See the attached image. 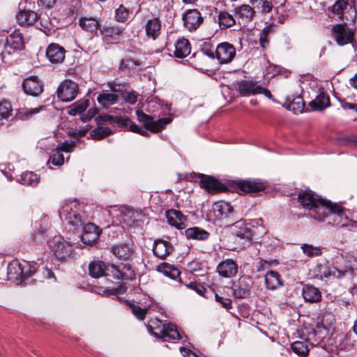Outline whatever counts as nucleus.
<instances>
[{
    "label": "nucleus",
    "mask_w": 357,
    "mask_h": 357,
    "mask_svg": "<svg viewBox=\"0 0 357 357\" xmlns=\"http://www.w3.org/2000/svg\"><path fill=\"white\" fill-rule=\"evenodd\" d=\"M7 277L9 280L20 282L24 285L38 284L47 279L56 281L52 269L47 267L40 268L37 264H31L28 261L20 263L18 260H13L8 264Z\"/></svg>",
    "instance_id": "obj_1"
},
{
    "label": "nucleus",
    "mask_w": 357,
    "mask_h": 357,
    "mask_svg": "<svg viewBox=\"0 0 357 357\" xmlns=\"http://www.w3.org/2000/svg\"><path fill=\"white\" fill-rule=\"evenodd\" d=\"M357 270V261L353 256L337 258L331 266H326L322 274L325 278L333 276L337 279L346 277L353 278Z\"/></svg>",
    "instance_id": "obj_2"
},
{
    "label": "nucleus",
    "mask_w": 357,
    "mask_h": 357,
    "mask_svg": "<svg viewBox=\"0 0 357 357\" xmlns=\"http://www.w3.org/2000/svg\"><path fill=\"white\" fill-rule=\"evenodd\" d=\"M104 277L109 281H132L136 278V273L130 264L120 263L119 265H115L107 263L105 269Z\"/></svg>",
    "instance_id": "obj_3"
},
{
    "label": "nucleus",
    "mask_w": 357,
    "mask_h": 357,
    "mask_svg": "<svg viewBox=\"0 0 357 357\" xmlns=\"http://www.w3.org/2000/svg\"><path fill=\"white\" fill-rule=\"evenodd\" d=\"M195 176L199 178V185L208 192H231L232 180L220 182L215 177L201 173H194Z\"/></svg>",
    "instance_id": "obj_4"
},
{
    "label": "nucleus",
    "mask_w": 357,
    "mask_h": 357,
    "mask_svg": "<svg viewBox=\"0 0 357 357\" xmlns=\"http://www.w3.org/2000/svg\"><path fill=\"white\" fill-rule=\"evenodd\" d=\"M135 114L137 121L143 123L146 130L153 133L161 132L165 128L167 125L170 123L173 120L171 116H169L163 117L155 121L152 116L146 114L139 109L135 111Z\"/></svg>",
    "instance_id": "obj_5"
},
{
    "label": "nucleus",
    "mask_w": 357,
    "mask_h": 357,
    "mask_svg": "<svg viewBox=\"0 0 357 357\" xmlns=\"http://www.w3.org/2000/svg\"><path fill=\"white\" fill-rule=\"evenodd\" d=\"M231 184V192L257 193L267 188L266 183L256 178L232 180Z\"/></svg>",
    "instance_id": "obj_6"
},
{
    "label": "nucleus",
    "mask_w": 357,
    "mask_h": 357,
    "mask_svg": "<svg viewBox=\"0 0 357 357\" xmlns=\"http://www.w3.org/2000/svg\"><path fill=\"white\" fill-rule=\"evenodd\" d=\"M209 216L215 221H225L227 224L231 225L234 221V209L229 202L218 201L213 204Z\"/></svg>",
    "instance_id": "obj_7"
},
{
    "label": "nucleus",
    "mask_w": 357,
    "mask_h": 357,
    "mask_svg": "<svg viewBox=\"0 0 357 357\" xmlns=\"http://www.w3.org/2000/svg\"><path fill=\"white\" fill-rule=\"evenodd\" d=\"M125 29L115 24H105L101 26L100 33L102 41L106 45H117L122 39Z\"/></svg>",
    "instance_id": "obj_8"
},
{
    "label": "nucleus",
    "mask_w": 357,
    "mask_h": 357,
    "mask_svg": "<svg viewBox=\"0 0 357 357\" xmlns=\"http://www.w3.org/2000/svg\"><path fill=\"white\" fill-rule=\"evenodd\" d=\"M52 252L59 261H66L73 257L74 245L61 237H54L53 239Z\"/></svg>",
    "instance_id": "obj_9"
},
{
    "label": "nucleus",
    "mask_w": 357,
    "mask_h": 357,
    "mask_svg": "<svg viewBox=\"0 0 357 357\" xmlns=\"http://www.w3.org/2000/svg\"><path fill=\"white\" fill-rule=\"evenodd\" d=\"M79 85L70 79H65L59 85L56 94L62 102H70L75 100L79 93Z\"/></svg>",
    "instance_id": "obj_10"
},
{
    "label": "nucleus",
    "mask_w": 357,
    "mask_h": 357,
    "mask_svg": "<svg viewBox=\"0 0 357 357\" xmlns=\"http://www.w3.org/2000/svg\"><path fill=\"white\" fill-rule=\"evenodd\" d=\"M44 82L38 75H30L24 79L22 89L26 96L38 97L44 91Z\"/></svg>",
    "instance_id": "obj_11"
},
{
    "label": "nucleus",
    "mask_w": 357,
    "mask_h": 357,
    "mask_svg": "<svg viewBox=\"0 0 357 357\" xmlns=\"http://www.w3.org/2000/svg\"><path fill=\"white\" fill-rule=\"evenodd\" d=\"M332 32L336 43L340 46L353 43L354 40L355 33L351 29L347 27L346 23L333 25Z\"/></svg>",
    "instance_id": "obj_12"
},
{
    "label": "nucleus",
    "mask_w": 357,
    "mask_h": 357,
    "mask_svg": "<svg viewBox=\"0 0 357 357\" xmlns=\"http://www.w3.org/2000/svg\"><path fill=\"white\" fill-rule=\"evenodd\" d=\"M253 282L248 275L239 278L232 287V294L235 298L246 299L250 297Z\"/></svg>",
    "instance_id": "obj_13"
},
{
    "label": "nucleus",
    "mask_w": 357,
    "mask_h": 357,
    "mask_svg": "<svg viewBox=\"0 0 357 357\" xmlns=\"http://www.w3.org/2000/svg\"><path fill=\"white\" fill-rule=\"evenodd\" d=\"M183 26L188 31H197L204 22V18L197 9H188L182 15Z\"/></svg>",
    "instance_id": "obj_14"
},
{
    "label": "nucleus",
    "mask_w": 357,
    "mask_h": 357,
    "mask_svg": "<svg viewBox=\"0 0 357 357\" xmlns=\"http://www.w3.org/2000/svg\"><path fill=\"white\" fill-rule=\"evenodd\" d=\"M165 238H157L153 245V254L160 259H165L175 250L170 242L169 236H165Z\"/></svg>",
    "instance_id": "obj_15"
},
{
    "label": "nucleus",
    "mask_w": 357,
    "mask_h": 357,
    "mask_svg": "<svg viewBox=\"0 0 357 357\" xmlns=\"http://www.w3.org/2000/svg\"><path fill=\"white\" fill-rule=\"evenodd\" d=\"M236 48L228 43L223 42L215 47V58L220 64L230 63L236 56Z\"/></svg>",
    "instance_id": "obj_16"
},
{
    "label": "nucleus",
    "mask_w": 357,
    "mask_h": 357,
    "mask_svg": "<svg viewBox=\"0 0 357 357\" xmlns=\"http://www.w3.org/2000/svg\"><path fill=\"white\" fill-rule=\"evenodd\" d=\"M110 252L120 260H129L135 252V246L133 242L120 243L113 245Z\"/></svg>",
    "instance_id": "obj_17"
},
{
    "label": "nucleus",
    "mask_w": 357,
    "mask_h": 357,
    "mask_svg": "<svg viewBox=\"0 0 357 357\" xmlns=\"http://www.w3.org/2000/svg\"><path fill=\"white\" fill-rule=\"evenodd\" d=\"M321 197L316 194L314 191L307 188L305 190H301L297 196L298 202L300 204L301 206L308 211V213L310 210L314 206L316 203L320 200Z\"/></svg>",
    "instance_id": "obj_18"
},
{
    "label": "nucleus",
    "mask_w": 357,
    "mask_h": 357,
    "mask_svg": "<svg viewBox=\"0 0 357 357\" xmlns=\"http://www.w3.org/2000/svg\"><path fill=\"white\" fill-rule=\"evenodd\" d=\"M333 202L322 197L309 212V215L317 221H325L326 215L329 212Z\"/></svg>",
    "instance_id": "obj_19"
},
{
    "label": "nucleus",
    "mask_w": 357,
    "mask_h": 357,
    "mask_svg": "<svg viewBox=\"0 0 357 357\" xmlns=\"http://www.w3.org/2000/svg\"><path fill=\"white\" fill-rule=\"evenodd\" d=\"M102 229L93 222H88L83 227V232L81 236V240L85 245H92L96 243Z\"/></svg>",
    "instance_id": "obj_20"
},
{
    "label": "nucleus",
    "mask_w": 357,
    "mask_h": 357,
    "mask_svg": "<svg viewBox=\"0 0 357 357\" xmlns=\"http://www.w3.org/2000/svg\"><path fill=\"white\" fill-rule=\"evenodd\" d=\"M308 105L312 111L322 112L331 107L330 96L324 88H319L316 98L310 101Z\"/></svg>",
    "instance_id": "obj_21"
},
{
    "label": "nucleus",
    "mask_w": 357,
    "mask_h": 357,
    "mask_svg": "<svg viewBox=\"0 0 357 357\" xmlns=\"http://www.w3.org/2000/svg\"><path fill=\"white\" fill-rule=\"evenodd\" d=\"M238 266L236 262L231 259H227L218 264L216 271L219 275L229 278L236 275L238 273Z\"/></svg>",
    "instance_id": "obj_22"
},
{
    "label": "nucleus",
    "mask_w": 357,
    "mask_h": 357,
    "mask_svg": "<svg viewBox=\"0 0 357 357\" xmlns=\"http://www.w3.org/2000/svg\"><path fill=\"white\" fill-rule=\"evenodd\" d=\"M165 217L169 225L179 230L185 227V222L188 220L181 211L174 208L167 210Z\"/></svg>",
    "instance_id": "obj_23"
},
{
    "label": "nucleus",
    "mask_w": 357,
    "mask_h": 357,
    "mask_svg": "<svg viewBox=\"0 0 357 357\" xmlns=\"http://www.w3.org/2000/svg\"><path fill=\"white\" fill-rule=\"evenodd\" d=\"M345 209L337 203H333L332 206L330 208V211L326 215L325 222L331 226H335L338 225H344L342 223L344 212Z\"/></svg>",
    "instance_id": "obj_24"
},
{
    "label": "nucleus",
    "mask_w": 357,
    "mask_h": 357,
    "mask_svg": "<svg viewBox=\"0 0 357 357\" xmlns=\"http://www.w3.org/2000/svg\"><path fill=\"white\" fill-rule=\"evenodd\" d=\"M66 50L56 43L50 44L46 50V56L52 63H61L65 59Z\"/></svg>",
    "instance_id": "obj_25"
},
{
    "label": "nucleus",
    "mask_w": 357,
    "mask_h": 357,
    "mask_svg": "<svg viewBox=\"0 0 357 357\" xmlns=\"http://www.w3.org/2000/svg\"><path fill=\"white\" fill-rule=\"evenodd\" d=\"M246 220L248 225H249V229H250L252 241L260 239L267 233V229L261 218L248 219Z\"/></svg>",
    "instance_id": "obj_26"
},
{
    "label": "nucleus",
    "mask_w": 357,
    "mask_h": 357,
    "mask_svg": "<svg viewBox=\"0 0 357 357\" xmlns=\"http://www.w3.org/2000/svg\"><path fill=\"white\" fill-rule=\"evenodd\" d=\"M4 43L7 50L13 52L21 51L25 47L23 34L16 31L6 38Z\"/></svg>",
    "instance_id": "obj_27"
},
{
    "label": "nucleus",
    "mask_w": 357,
    "mask_h": 357,
    "mask_svg": "<svg viewBox=\"0 0 357 357\" xmlns=\"http://www.w3.org/2000/svg\"><path fill=\"white\" fill-rule=\"evenodd\" d=\"M302 296L305 302L317 303L322 300L321 291L312 284H304L302 289Z\"/></svg>",
    "instance_id": "obj_28"
},
{
    "label": "nucleus",
    "mask_w": 357,
    "mask_h": 357,
    "mask_svg": "<svg viewBox=\"0 0 357 357\" xmlns=\"http://www.w3.org/2000/svg\"><path fill=\"white\" fill-rule=\"evenodd\" d=\"M38 15L35 11L31 10H21L16 15V20L20 26H33L38 22Z\"/></svg>",
    "instance_id": "obj_29"
},
{
    "label": "nucleus",
    "mask_w": 357,
    "mask_h": 357,
    "mask_svg": "<svg viewBox=\"0 0 357 357\" xmlns=\"http://www.w3.org/2000/svg\"><path fill=\"white\" fill-rule=\"evenodd\" d=\"M78 24L82 30L95 36H98V31H100L102 26L98 20L93 17H81L78 20Z\"/></svg>",
    "instance_id": "obj_30"
},
{
    "label": "nucleus",
    "mask_w": 357,
    "mask_h": 357,
    "mask_svg": "<svg viewBox=\"0 0 357 357\" xmlns=\"http://www.w3.org/2000/svg\"><path fill=\"white\" fill-rule=\"evenodd\" d=\"M234 226V234L241 238L252 242V238L246 220H240L232 223Z\"/></svg>",
    "instance_id": "obj_31"
},
{
    "label": "nucleus",
    "mask_w": 357,
    "mask_h": 357,
    "mask_svg": "<svg viewBox=\"0 0 357 357\" xmlns=\"http://www.w3.org/2000/svg\"><path fill=\"white\" fill-rule=\"evenodd\" d=\"M162 22L159 17L149 20L145 25L146 36L153 40L161 34Z\"/></svg>",
    "instance_id": "obj_32"
},
{
    "label": "nucleus",
    "mask_w": 357,
    "mask_h": 357,
    "mask_svg": "<svg viewBox=\"0 0 357 357\" xmlns=\"http://www.w3.org/2000/svg\"><path fill=\"white\" fill-rule=\"evenodd\" d=\"M156 271L172 280L181 282V279L180 278L181 271L174 265L167 262H162L157 266Z\"/></svg>",
    "instance_id": "obj_33"
},
{
    "label": "nucleus",
    "mask_w": 357,
    "mask_h": 357,
    "mask_svg": "<svg viewBox=\"0 0 357 357\" xmlns=\"http://www.w3.org/2000/svg\"><path fill=\"white\" fill-rule=\"evenodd\" d=\"M47 237V226H43L42 221L35 223V230L31 234L30 242L36 244L43 243Z\"/></svg>",
    "instance_id": "obj_34"
},
{
    "label": "nucleus",
    "mask_w": 357,
    "mask_h": 357,
    "mask_svg": "<svg viewBox=\"0 0 357 357\" xmlns=\"http://www.w3.org/2000/svg\"><path fill=\"white\" fill-rule=\"evenodd\" d=\"M258 85L252 80L242 79L237 83L236 90L241 96L256 95Z\"/></svg>",
    "instance_id": "obj_35"
},
{
    "label": "nucleus",
    "mask_w": 357,
    "mask_h": 357,
    "mask_svg": "<svg viewBox=\"0 0 357 357\" xmlns=\"http://www.w3.org/2000/svg\"><path fill=\"white\" fill-rule=\"evenodd\" d=\"M44 106H40L36 108L22 107L16 110L15 116L11 119V121L16 119L21 121H28L33 116L43 110Z\"/></svg>",
    "instance_id": "obj_36"
},
{
    "label": "nucleus",
    "mask_w": 357,
    "mask_h": 357,
    "mask_svg": "<svg viewBox=\"0 0 357 357\" xmlns=\"http://www.w3.org/2000/svg\"><path fill=\"white\" fill-rule=\"evenodd\" d=\"M174 54L176 58H185L190 53L191 45L190 41L185 38L178 39L174 44Z\"/></svg>",
    "instance_id": "obj_37"
},
{
    "label": "nucleus",
    "mask_w": 357,
    "mask_h": 357,
    "mask_svg": "<svg viewBox=\"0 0 357 357\" xmlns=\"http://www.w3.org/2000/svg\"><path fill=\"white\" fill-rule=\"evenodd\" d=\"M166 324V321L163 323L162 320L155 317L149 319L148 323L146 324V326L148 332L151 335H153L158 339H160Z\"/></svg>",
    "instance_id": "obj_38"
},
{
    "label": "nucleus",
    "mask_w": 357,
    "mask_h": 357,
    "mask_svg": "<svg viewBox=\"0 0 357 357\" xmlns=\"http://www.w3.org/2000/svg\"><path fill=\"white\" fill-rule=\"evenodd\" d=\"M265 283L266 288L270 290H275L284 284L281 275L275 271L267 272L265 275Z\"/></svg>",
    "instance_id": "obj_39"
},
{
    "label": "nucleus",
    "mask_w": 357,
    "mask_h": 357,
    "mask_svg": "<svg viewBox=\"0 0 357 357\" xmlns=\"http://www.w3.org/2000/svg\"><path fill=\"white\" fill-rule=\"evenodd\" d=\"M160 339H162L164 342L170 340H180L182 339V335L175 324L168 322L165 324V327Z\"/></svg>",
    "instance_id": "obj_40"
},
{
    "label": "nucleus",
    "mask_w": 357,
    "mask_h": 357,
    "mask_svg": "<svg viewBox=\"0 0 357 357\" xmlns=\"http://www.w3.org/2000/svg\"><path fill=\"white\" fill-rule=\"evenodd\" d=\"M185 235L188 239L197 241H206L210 237V233L206 230L199 227H192L185 230Z\"/></svg>",
    "instance_id": "obj_41"
},
{
    "label": "nucleus",
    "mask_w": 357,
    "mask_h": 357,
    "mask_svg": "<svg viewBox=\"0 0 357 357\" xmlns=\"http://www.w3.org/2000/svg\"><path fill=\"white\" fill-rule=\"evenodd\" d=\"M235 14L236 17H239L245 22H250L255 15V11L254 8L250 5L243 4L235 8Z\"/></svg>",
    "instance_id": "obj_42"
},
{
    "label": "nucleus",
    "mask_w": 357,
    "mask_h": 357,
    "mask_svg": "<svg viewBox=\"0 0 357 357\" xmlns=\"http://www.w3.org/2000/svg\"><path fill=\"white\" fill-rule=\"evenodd\" d=\"M89 106V99H80L68 107V114L70 116H76L77 114L81 116Z\"/></svg>",
    "instance_id": "obj_43"
},
{
    "label": "nucleus",
    "mask_w": 357,
    "mask_h": 357,
    "mask_svg": "<svg viewBox=\"0 0 357 357\" xmlns=\"http://www.w3.org/2000/svg\"><path fill=\"white\" fill-rule=\"evenodd\" d=\"M106 264H107L102 261H91L89 265V275L94 278L104 276Z\"/></svg>",
    "instance_id": "obj_44"
},
{
    "label": "nucleus",
    "mask_w": 357,
    "mask_h": 357,
    "mask_svg": "<svg viewBox=\"0 0 357 357\" xmlns=\"http://www.w3.org/2000/svg\"><path fill=\"white\" fill-rule=\"evenodd\" d=\"M218 23L221 29H225L234 26L236 24V20L229 12L222 10L218 14Z\"/></svg>",
    "instance_id": "obj_45"
},
{
    "label": "nucleus",
    "mask_w": 357,
    "mask_h": 357,
    "mask_svg": "<svg viewBox=\"0 0 357 357\" xmlns=\"http://www.w3.org/2000/svg\"><path fill=\"white\" fill-rule=\"evenodd\" d=\"M112 134H114V131L109 128L98 126V128H94L90 132L88 139L91 138L94 140L99 141Z\"/></svg>",
    "instance_id": "obj_46"
},
{
    "label": "nucleus",
    "mask_w": 357,
    "mask_h": 357,
    "mask_svg": "<svg viewBox=\"0 0 357 357\" xmlns=\"http://www.w3.org/2000/svg\"><path fill=\"white\" fill-rule=\"evenodd\" d=\"M40 181V176L33 172H26L21 174L18 182L24 185L36 186Z\"/></svg>",
    "instance_id": "obj_47"
},
{
    "label": "nucleus",
    "mask_w": 357,
    "mask_h": 357,
    "mask_svg": "<svg viewBox=\"0 0 357 357\" xmlns=\"http://www.w3.org/2000/svg\"><path fill=\"white\" fill-rule=\"evenodd\" d=\"M204 55L211 59L215 58V48H214L213 45L210 42H204L200 48V51L195 53L192 58H202Z\"/></svg>",
    "instance_id": "obj_48"
},
{
    "label": "nucleus",
    "mask_w": 357,
    "mask_h": 357,
    "mask_svg": "<svg viewBox=\"0 0 357 357\" xmlns=\"http://www.w3.org/2000/svg\"><path fill=\"white\" fill-rule=\"evenodd\" d=\"M125 304L129 307L132 314L139 321H144L148 313L149 308H142L134 303V301H125Z\"/></svg>",
    "instance_id": "obj_49"
},
{
    "label": "nucleus",
    "mask_w": 357,
    "mask_h": 357,
    "mask_svg": "<svg viewBox=\"0 0 357 357\" xmlns=\"http://www.w3.org/2000/svg\"><path fill=\"white\" fill-rule=\"evenodd\" d=\"M305 106V101L301 96H297L289 103L284 105L287 109L292 110L296 114L303 112Z\"/></svg>",
    "instance_id": "obj_50"
},
{
    "label": "nucleus",
    "mask_w": 357,
    "mask_h": 357,
    "mask_svg": "<svg viewBox=\"0 0 357 357\" xmlns=\"http://www.w3.org/2000/svg\"><path fill=\"white\" fill-rule=\"evenodd\" d=\"M119 96L112 93H101L97 97V101L103 107L107 104L113 105L119 101Z\"/></svg>",
    "instance_id": "obj_51"
},
{
    "label": "nucleus",
    "mask_w": 357,
    "mask_h": 357,
    "mask_svg": "<svg viewBox=\"0 0 357 357\" xmlns=\"http://www.w3.org/2000/svg\"><path fill=\"white\" fill-rule=\"evenodd\" d=\"M65 212H66L65 219L69 225L76 227L82 225V216L79 212L73 211L72 208L70 211L63 210V213Z\"/></svg>",
    "instance_id": "obj_52"
},
{
    "label": "nucleus",
    "mask_w": 357,
    "mask_h": 357,
    "mask_svg": "<svg viewBox=\"0 0 357 357\" xmlns=\"http://www.w3.org/2000/svg\"><path fill=\"white\" fill-rule=\"evenodd\" d=\"M208 289H210L209 297H211L212 295L214 294L215 301L223 308L227 311L232 308V301L231 298L220 296L218 293L215 292L214 288L211 286H208Z\"/></svg>",
    "instance_id": "obj_53"
},
{
    "label": "nucleus",
    "mask_w": 357,
    "mask_h": 357,
    "mask_svg": "<svg viewBox=\"0 0 357 357\" xmlns=\"http://www.w3.org/2000/svg\"><path fill=\"white\" fill-rule=\"evenodd\" d=\"M188 289L194 290L197 294L205 298H208L210 295V289L207 290L206 287L197 281H192L185 284Z\"/></svg>",
    "instance_id": "obj_54"
},
{
    "label": "nucleus",
    "mask_w": 357,
    "mask_h": 357,
    "mask_svg": "<svg viewBox=\"0 0 357 357\" xmlns=\"http://www.w3.org/2000/svg\"><path fill=\"white\" fill-rule=\"evenodd\" d=\"M250 3L254 8L260 9L264 14L270 13L273 7L272 1L268 0H250Z\"/></svg>",
    "instance_id": "obj_55"
},
{
    "label": "nucleus",
    "mask_w": 357,
    "mask_h": 357,
    "mask_svg": "<svg viewBox=\"0 0 357 357\" xmlns=\"http://www.w3.org/2000/svg\"><path fill=\"white\" fill-rule=\"evenodd\" d=\"M13 107L10 101L2 100L0 101V120H8L12 116Z\"/></svg>",
    "instance_id": "obj_56"
},
{
    "label": "nucleus",
    "mask_w": 357,
    "mask_h": 357,
    "mask_svg": "<svg viewBox=\"0 0 357 357\" xmlns=\"http://www.w3.org/2000/svg\"><path fill=\"white\" fill-rule=\"evenodd\" d=\"M130 15V10L128 8L125 7L123 4H121L118 8L115 10L114 19L116 22L124 23L126 22Z\"/></svg>",
    "instance_id": "obj_57"
},
{
    "label": "nucleus",
    "mask_w": 357,
    "mask_h": 357,
    "mask_svg": "<svg viewBox=\"0 0 357 357\" xmlns=\"http://www.w3.org/2000/svg\"><path fill=\"white\" fill-rule=\"evenodd\" d=\"M40 20L39 23H36V28L44 32L45 34L49 35L53 31V24L50 20L49 17L41 18L40 16L38 18Z\"/></svg>",
    "instance_id": "obj_58"
},
{
    "label": "nucleus",
    "mask_w": 357,
    "mask_h": 357,
    "mask_svg": "<svg viewBox=\"0 0 357 357\" xmlns=\"http://www.w3.org/2000/svg\"><path fill=\"white\" fill-rule=\"evenodd\" d=\"M140 66V62L130 57L125 58L121 59L119 63V70H128L130 71L133 70L136 66Z\"/></svg>",
    "instance_id": "obj_59"
},
{
    "label": "nucleus",
    "mask_w": 357,
    "mask_h": 357,
    "mask_svg": "<svg viewBox=\"0 0 357 357\" xmlns=\"http://www.w3.org/2000/svg\"><path fill=\"white\" fill-rule=\"evenodd\" d=\"M292 351L301 356H305L309 352L307 345L301 341H296L291 344Z\"/></svg>",
    "instance_id": "obj_60"
},
{
    "label": "nucleus",
    "mask_w": 357,
    "mask_h": 357,
    "mask_svg": "<svg viewBox=\"0 0 357 357\" xmlns=\"http://www.w3.org/2000/svg\"><path fill=\"white\" fill-rule=\"evenodd\" d=\"M301 249L303 253L309 257H318L322 255V251L320 247H314L312 245L305 243L301 245Z\"/></svg>",
    "instance_id": "obj_61"
},
{
    "label": "nucleus",
    "mask_w": 357,
    "mask_h": 357,
    "mask_svg": "<svg viewBox=\"0 0 357 357\" xmlns=\"http://www.w3.org/2000/svg\"><path fill=\"white\" fill-rule=\"evenodd\" d=\"M273 28V25L270 24L265 26L260 33L259 45L262 49H265L266 45L269 43L268 36Z\"/></svg>",
    "instance_id": "obj_62"
},
{
    "label": "nucleus",
    "mask_w": 357,
    "mask_h": 357,
    "mask_svg": "<svg viewBox=\"0 0 357 357\" xmlns=\"http://www.w3.org/2000/svg\"><path fill=\"white\" fill-rule=\"evenodd\" d=\"M133 122L128 116H116L115 123L118 128L130 131V124Z\"/></svg>",
    "instance_id": "obj_63"
},
{
    "label": "nucleus",
    "mask_w": 357,
    "mask_h": 357,
    "mask_svg": "<svg viewBox=\"0 0 357 357\" xmlns=\"http://www.w3.org/2000/svg\"><path fill=\"white\" fill-rule=\"evenodd\" d=\"M137 97L138 93L136 91H128L126 89L121 95V99L130 105H135L137 101Z\"/></svg>",
    "instance_id": "obj_64"
}]
</instances>
